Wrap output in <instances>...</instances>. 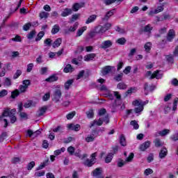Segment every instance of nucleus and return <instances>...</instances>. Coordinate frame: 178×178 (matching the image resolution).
I'll use <instances>...</instances> for the list:
<instances>
[{
    "instance_id": "nucleus-1",
    "label": "nucleus",
    "mask_w": 178,
    "mask_h": 178,
    "mask_svg": "<svg viewBox=\"0 0 178 178\" xmlns=\"http://www.w3.org/2000/svg\"><path fill=\"white\" fill-rule=\"evenodd\" d=\"M104 122H106V124H108V123H109V115L106 114L105 117L103 118V120L101 118H99L98 120H95L92 121L90 122V124L89 125V127L90 129H91L95 126H102Z\"/></svg>"
},
{
    "instance_id": "nucleus-2",
    "label": "nucleus",
    "mask_w": 178,
    "mask_h": 178,
    "mask_svg": "<svg viewBox=\"0 0 178 178\" xmlns=\"http://www.w3.org/2000/svg\"><path fill=\"white\" fill-rule=\"evenodd\" d=\"M56 89L53 93V99L52 101L57 104V102H59L60 101V98H62V90L60 89V86H56Z\"/></svg>"
},
{
    "instance_id": "nucleus-3",
    "label": "nucleus",
    "mask_w": 178,
    "mask_h": 178,
    "mask_svg": "<svg viewBox=\"0 0 178 178\" xmlns=\"http://www.w3.org/2000/svg\"><path fill=\"white\" fill-rule=\"evenodd\" d=\"M91 175L94 178H104V170L102 168H97L92 172Z\"/></svg>"
},
{
    "instance_id": "nucleus-4",
    "label": "nucleus",
    "mask_w": 178,
    "mask_h": 178,
    "mask_svg": "<svg viewBox=\"0 0 178 178\" xmlns=\"http://www.w3.org/2000/svg\"><path fill=\"white\" fill-rule=\"evenodd\" d=\"M154 28L151 26V24H147L144 26V28H140L139 30V34H143V33H148L149 34H151V31H152V29Z\"/></svg>"
},
{
    "instance_id": "nucleus-5",
    "label": "nucleus",
    "mask_w": 178,
    "mask_h": 178,
    "mask_svg": "<svg viewBox=\"0 0 178 178\" xmlns=\"http://www.w3.org/2000/svg\"><path fill=\"white\" fill-rule=\"evenodd\" d=\"M163 77V74H161V70H157L153 72L152 76L149 77L150 80H152L153 79H156L157 80H159Z\"/></svg>"
},
{
    "instance_id": "nucleus-6",
    "label": "nucleus",
    "mask_w": 178,
    "mask_h": 178,
    "mask_svg": "<svg viewBox=\"0 0 178 178\" xmlns=\"http://www.w3.org/2000/svg\"><path fill=\"white\" fill-rule=\"evenodd\" d=\"M175 37H176V32H175V30L170 29L167 34V41H168V42H172Z\"/></svg>"
},
{
    "instance_id": "nucleus-7",
    "label": "nucleus",
    "mask_w": 178,
    "mask_h": 178,
    "mask_svg": "<svg viewBox=\"0 0 178 178\" xmlns=\"http://www.w3.org/2000/svg\"><path fill=\"white\" fill-rule=\"evenodd\" d=\"M114 92V95L111 93H108L106 95V97L109 98V99H111V101H113V99H115V97H116V99H118V101H120V99H122V96H120V95L119 94V92Z\"/></svg>"
},
{
    "instance_id": "nucleus-8",
    "label": "nucleus",
    "mask_w": 178,
    "mask_h": 178,
    "mask_svg": "<svg viewBox=\"0 0 178 178\" xmlns=\"http://www.w3.org/2000/svg\"><path fill=\"white\" fill-rule=\"evenodd\" d=\"M84 6H86V3L84 2L75 3L72 6V10H74V12H77L79 9H81V8H84Z\"/></svg>"
},
{
    "instance_id": "nucleus-9",
    "label": "nucleus",
    "mask_w": 178,
    "mask_h": 178,
    "mask_svg": "<svg viewBox=\"0 0 178 178\" xmlns=\"http://www.w3.org/2000/svg\"><path fill=\"white\" fill-rule=\"evenodd\" d=\"M67 127L69 130H72L73 131H79L81 129V127L79 124H68Z\"/></svg>"
},
{
    "instance_id": "nucleus-10",
    "label": "nucleus",
    "mask_w": 178,
    "mask_h": 178,
    "mask_svg": "<svg viewBox=\"0 0 178 178\" xmlns=\"http://www.w3.org/2000/svg\"><path fill=\"white\" fill-rule=\"evenodd\" d=\"M113 44V43L111 40H105L100 45V48H102V49H107V48H111Z\"/></svg>"
},
{
    "instance_id": "nucleus-11",
    "label": "nucleus",
    "mask_w": 178,
    "mask_h": 178,
    "mask_svg": "<svg viewBox=\"0 0 178 178\" xmlns=\"http://www.w3.org/2000/svg\"><path fill=\"white\" fill-rule=\"evenodd\" d=\"M115 67L111 66V65H107L106 67H104L102 70V73L103 74V76H106V74H109V73H111V72L112 71V69H114Z\"/></svg>"
},
{
    "instance_id": "nucleus-12",
    "label": "nucleus",
    "mask_w": 178,
    "mask_h": 178,
    "mask_svg": "<svg viewBox=\"0 0 178 178\" xmlns=\"http://www.w3.org/2000/svg\"><path fill=\"white\" fill-rule=\"evenodd\" d=\"M150 145H151V142L147 140L140 145L139 149L140 151L144 152L145 151V149H147V148H149Z\"/></svg>"
},
{
    "instance_id": "nucleus-13",
    "label": "nucleus",
    "mask_w": 178,
    "mask_h": 178,
    "mask_svg": "<svg viewBox=\"0 0 178 178\" xmlns=\"http://www.w3.org/2000/svg\"><path fill=\"white\" fill-rule=\"evenodd\" d=\"M167 155H168V149H166V147H163L160 150V152L159 154V158H160V159H163V158H166Z\"/></svg>"
},
{
    "instance_id": "nucleus-14",
    "label": "nucleus",
    "mask_w": 178,
    "mask_h": 178,
    "mask_svg": "<svg viewBox=\"0 0 178 178\" xmlns=\"http://www.w3.org/2000/svg\"><path fill=\"white\" fill-rule=\"evenodd\" d=\"M72 13H73V10H72V8H65L60 16H62V17H66L67 16H70V15H72Z\"/></svg>"
},
{
    "instance_id": "nucleus-15",
    "label": "nucleus",
    "mask_w": 178,
    "mask_h": 178,
    "mask_svg": "<svg viewBox=\"0 0 178 178\" xmlns=\"http://www.w3.org/2000/svg\"><path fill=\"white\" fill-rule=\"evenodd\" d=\"M97 162H95L94 160L90 159H87L84 162H83V165L85 166H87L88 168H91L92 166H94V165H95Z\"/></svg>"
},
{
    "instance_id": "nucleus-16",
    "label": "nucleus",
    "mask_w": 178,
    "mask_h": 178,
    "mask_svg": "<svg viewBox=\"0 0 178 178\" xmlns=\"http://www.w3.org/2000/svg\"><path fill=\"white\" fill-rule=\"evenodd\" d=\"M114 12H115V10H111L107 12L106 13V15H104V17H103L102 19L104 22H106V21L109 20V17L113 16Z\"/></svg>"
},
{
    "instance_id": "nucleus-17",
    "label": "nucleus",
    "mask_w": 178,
    "mask_h": 178,
    "mask_svg": "<svg viewBox=\"0 0 178 178\" xmlns=\"http://www.w3.org/2000/svg\"><path fill=\"white\" fill-rule=\"evenodd\" d=\"M120 105V103H118V100H115L114 102L112 104V105L110 106V108L111 109V113H115L116 112V109H118V107Z\"/></svg>"
},
{
    "instance_id": "nucleus-18",
    "label": "nucleus",
    "mask_w": 178,
    "mask_h": 178,
    "mask_svg": "<svg viewBox=\"0 0 178 178\" xmlns=\"http://www.w3.org/2000/svg\"><path fill=\"white\" fill-rule=\"evenodd\" d=\"M58 80H59V77H58L56 74H53L49 78L46 79L45 81L47 83H54V81H58Z\"/></svg>"
},
{
    "instance_id": "nucleus-19",
    "label": "nucleus",
    "mask_w": 178,
    "mask_h": 178,
    "mask_svg": "<svg viewBox=\"0 0 178 178\" xmlns=\"http://www.w3.org/2000/svg\"><path fill=\"white\" fill-rule=\"evenodd\" d=\"M64 73H72L74 72V68L72 67V65L67 64L63 69Z\"/></svg>"
},
{
    "instance_id": "nucleus-20",
    "label": "nucleus",
    "mask_w": 178,
    "mask_h": 178,
    "mask_svg": "<svg viewBox=\"0 0 178 178\" xmlns=\"http://www.w3.org/2000/svg\"><path fill=\"white\" fill-rule=\"evenodd\" d=\"M74 83V79H69L64 83L65 90H69L72 84Z\"/></svg>"
},
{
    "instance_id": "nucleus-21",
    "label": "nucleus",
    "mask_w": 178,
    "mask_h": 178,
    "mask_svg": "<svg viewBox=\"0 0 178 178\" xmlns=\"http://www.w3.org/2000/svg\"><path fill=\"white\" fill-rule=\"evenodd\" d=\"M48 111V106H44L39 109L38 116L40 118L43 116V115Z\"/></svg>"
},
{
    "instance_id": "nucleus-22",
    "label": "nucleus",
    "mask_w": 178,
    "mask_h": 178,
    "mask_svg": "<svg viewBox=\"0 0 178 178\" xmlns=\"http://www.w3.org/2000/svg\"><path fill=\"white\" fill-rule=\"evenodd\" d=\"M97 15H90L87 20L86 21V24H90V23H92L97 20Z\"/></svg>"
},
{
    "instance_id": "nucleus-23",
    "label": "nucleus",
    "mask_w": 178,
    "mask_h": 178,
    "mask_svg": "<svg viewBox=\"0 0 178 178\" xmlns=\"http://www.w3.org/2000/svg\"><path fill=\"white\" fill-rule=\"evenodd\" d=\"M95 56H97L95 54H89L84 56V60L86 62H90V60H92Z\"/></svg>"
},
{
    "instance_id": "nucleus-24",
    "label": "nucleus",
    "mask_w": 178,
    "mask_h": 178,
    "mask_svg": "<svg viewBox=\"0 0 178 178\" xmlns=\"http://www.w3.org/2000/svg\"><path fill=\"white\" fill-rule=\"evenodd\" d=\"M60 44H62V38H58L52 44V47L53 48H58V47H60Z\"/></svg>"
},
{
    "instance_id": "nucleus-25",
    "label": "nucleus",
    "mask_w": 178,
    "mask_h": 178,
    "mask_svg": "<svg viewBox=\"0 0 178 178\" xmlns=\"http://www.w3.org/2000/svg\"><path fill=\"white\" fill-rule=\"evenodd\" d=\"M94 31L95 33H96L97 34H104V33H105L104 31V27H102V26L100 25L95 27Z\"/></svg>"
},
{
    "instance_id": "nucleus-26",
    "label": "nucleus",
    "mask_w": 178,
    "mask_h": 178,
    "mask_svg": "<svg viewBox=\"0 0 178 178\" xmlns=\"http://www.w3.org/2000/svg\"><path fill=\"white\" fill-rule=\"evenodd\" d=\"M112 159H113V153H108L104 161L106 163H111Z\"/></svg>"
},
{
    "instance_id": "nucleus-27",
    "label": "nucleus",
    "mask_w": 178,
    "mask_h": 178,
    "mask_svg": "<svg viewBox=\"0 0 178 178\" xmlns=\"http://www.w3.org/2000/svg\"><path fill=\"white\" fill-rule=\"evenodd\" d=\"M145 51V52H147L149 54V51H151V48H152V43L151 42H147L145 45H144Z\"/></svg>"
},
{
    "instance_id": "nucleus-28",
    "label": "nucleus",
    "mask_w": 178,
    "mask_h": 178,
    "mask_svg": "<svg viewBox=\"0 0 178 178\" xmlns=\"http://www.w3.org/2000/svg\"><path fill=\"white\" fill-rule=\"evenodd\" d=\"M49 162V159H47L43 163H41V164L36 168V170H41V169H44L48 165V163Z\"/></svg>"
},
{
    "instance_id": "nucleus-29",
    "label": "nucleus",
    "mask_w": 178,
    "mask_h": 178,
    "mask_svg": "<svg viewBox=\"0 0 178 178\" xmlns=\"http://www.w3.org/2000/svg\"><path fill=\"white\" fill-rule=\"evenodd\" d=\"M60 30V27H59V25L56 24L53 26L51 29V34L55 35L57 33H59Z\"/></svg>"
},
{
    "instance_id": "nucleus-30",
    "label": "nucleus",
    "mask_w": 178,
    "mask_h": 178,
    "mask_svg": "<svg viewBox=\"0 0 178 178\" xmlns=\"http://www.w3.org/2000/svg\"><path fill=\"white\" fill-rule=\"evenodd\" d=\"M120 144L122 147H126V138L124 137V135H121L120 136Z\"/></svg>"
},
{
    "instance_id": "nucleus-31",
    "label": "nucleus",
    "mask_w": 178,
    "mask_h": 178,
    "mask_svg": "<svg viewBox=\"0 0 178 178\" xmlns=\"http://www.w3.org/2000/svg\"><path fill=\"white\" fill-rule=\"evenodd\" d=\"M8 138V132L3 131L0 136V143H3Z\"/></svg>"
},
{
    "instance_id": "nucleus-32",
    "label": "nucleus",
    "mask_w": 178,
    "mask_h": 178,
    "mask_svg": "<svg viewBox=\"0 0 178 178\" xmlns=\"http://www.w3.org/2000/svg\"><path fill=\"white\" fill-rule=\"evenodd\" d=\"M86 30H87V26H83V28L78 29L76 32V37H80L81 35H82L83 33H84Z\"/></svg>"
},
{
    "instance_id": "nucleus-33",
    "label": "nucleus",
    "mask_w": 178,
    "mask_h": 178,
    "mask_svg": "<svg viewBox=\"0 0 178 178\" xmlns=\"http://www.w3.org/2000/svg\"><path fill=\"white\" fill-rule=\"evenodd\" d=\"M49 16V13L45 11H42L39 13V17H40V19H48Z\"/></svg>"
},
{
    "instance_id": "nucleus-34",
    "label": "nucleus",
    "mask_w": 178,
    "mask_h": 178,
    "mask_svg": "<svg viewBox=\"0 0 178 178\" xmlns=\"http://www.w3.org/2000/svg\"><path fill=\"white\" fill-rule=\"evenodd\" d=\"M19 94L20 92L19 91V90L16 89L11 92V98H13V99H15V98L19 97Z\"/></svg>"
},
{
    "instance_id": "nucleus-35",
    "label": "nucleus",
    "mask_w": 178,
    "mask_h": 178,
    "mask_svg": "<svg viewBox=\"0 0 178 178\" xmlns=\"http://www.w3.org/2000/svg\"><path fill=\"white\" fill-rule=\"evenodd\" d=\"M7 116H9V118L10 117V109L9 108L4 109L2 115L0 116V118H7Z\"/></svg>"
},
{
    "instance_id": "nucleus-36",
    "label": "nucleus",
    "mask_w": 178,
    "mask_h": 178,
    "mask_svg": "<svg viewBox=\"0 0 178 178\" xmlns=\"http://www.w3.org/2000/svg\"><path fill=\"white\" fill-rule=\"evenodd\" d=\"M94 86H95L96 88H97V90H100V91H108V88H106V86L105 85H100V88L99 86H97V83H94Z\"/></svg>"
},
{
    "instance_id": "nucleus-37",
    "label": "nucleus",
    "mask_w": 178,
    "mask_h": 178,
    "mask_svg": "<svg viewBox=\"0 0 178 178\" xmlns=\"http://www.w3.org/2000/svg\"><path fill=\"white\" fill-rule=\"evenodd\" d=\"M44 35H45V33L44 31L39 32L35 38V41L36 42L40 41V40L42 39V37H44Z\"/></svg>"
},
{
    "instance_id": "nucleus-38",
    "label": "nucleus",
    "mask_w": 178,
    "mask_h": 178,
    "mask_svg": "<svg viewBox=\"0 0 178 178\" xmlns=\"http://www.w3.org/2000/svg\"><path fill=\"white\" fill-rule=\"evenodd\" d=\"M127 40L124 38H118L116 41L117 44H119L120 45H124V44H126L127 42Z\"/></svg>"
},
{
    "instance_id": "nucleus-39",
    "label": "nucleus",
    "mask_w": 178,
    "mask_h": 178,
    "mask_svg": "<svg viewBox=\"0 0 178 178\" xmlns=\"http://www.w3.org/2000/svg\"><path fill=\"white\" fill-rule=\"evenodd\" d=\"M88 119H92L94 118V110L90 109L86 112Z\"/></svg>"
},
{
    "instance_id": "nucleus-40",
    "label": "nucleus",
    "mask_w": 178,
    "mask_h": 178,
    "mask_svg": "<svg viewBox=\"0 0 178 178\" xmlns=\"http://www.w3.org/2000/svg\"><path fill=\"white\" fill-rule=\"evenodd\" d=\"M85 141L86 143H92L95 141V137L92 136L91 135H88L87 138H86Z\"/></svg>"
},
{
    "instance_id": "nucleus-41",
    "label": "nucleus",
    "mask_w": 178,
    "mask_h": 178,
    "mask_svg": "<svg viewBox=\"0 0 178 178\" xmlns=\"http://www.w3.org/2000/svg\"><path fill=\"white\" fill-rule=\"evenodd\" d=\"M169 133H170L169 129H163V131H160L159 134V136H161V137H165V136H167V134H169Z\"/></svg>"
},
{
    "instance_id": "nucleus-42",
    "label": "nucleus",
    "mask_w": 178,
    "mask_h": 178,
    "mask_svg": "<svg viewBox=\"0 0 178 178\" xmlns=\"http://www.w3.org/2000/svg\"><path fill=\"white\" fill-rule=\"evenodd\" d=\"M67 151L70 154V155H74V152L76 151V149L73 146H70L67 148Z\"/></svg>"
},
{
    "instance_id": "nucleus-43",
    "label": "nucleus",
    "mask_w": 178,
    "mask_h": 178,
    "mask_svg": "<svg viewBox=\"0 0 178 178\" xmlns=\"http://www.w3.org/2000/svg\"><path fill=\"white\" fill-rule=\"evenodd\" d=\"M118 88H119V90H126V88H127V85H126L124 83H119L117 85Z\"/></svg>"
},
{
    "instance_id": "nucleus-44",
    "label": "nucleus",
    "mask_w": 178,
    "mask_h": 178,
    "mask_svg": "<svg viewBox=\"0 0 178 178\" xmlns=\"http://www.w3.org/2000/svg\"><path fill=\"white\" fill-rule=\"evenodd\" d=\"M130 124L131 126H133L135 130H138V127H140V125H138V123H137V121L136 120L131 121Z\"/></svg>"
},
{
    "instance_id": "nucleus-45",
    "label": "nucleus",
    "mask_w": 178,
    "mask_h": 178,
    "mask_svg": "<svg viewBox=\"0 0 178 178\" xmlns=\"http://www.w3.org/2000/svg\"><path fill=\"white\" fill-rule=\"evenodd\" d=\"M32 26L33 24H31V22H28L23 26V30L24 31H29V30H30V27H31Z\"/></svg>"
},
{
    "instance_id": "nucleus-46",
    "label": "nucleus",
    "mask_w": 178,
    "mask_h": 178,
    "mask_svg": "<svg viewBox=\"0 0 178 178\" xmlns=\"http://www.w3.org/2000/svg\"><path fill=\"white\" fill-rule=\"evenodd\" d=\"M114 80L115 81H122V80H123V73L116 75L114 77Z\"/></svg>"
},
{
    "instance_id": "nucleus-47",
    "label": "nucleus",
    "mask_w": 178,
    "mask_h": 178,
    "mask_svg": "<svg viewBox=\"0 0 178 178\" xmlns=\"http://www.w3.org/2000/svg\"><path fill=\"white\" fill-rule=\"evenodd\" d=\"M35 166V162L31 161L30 163H28L26 166V169L27 170H31V169H33V168H34Z\"/></svg>"
},
{
    "instance_id": "nucleus-48",
    "label": "nucleus",
    "mask_w": 178,
    "mask_h": 178,
    "mask_svg": "<svg viewBox=\"0 0 178 178\" xmlns=\"http://www.w3.org/2000/svg\"><path fill=\"white\" fill-rule=\"evenodd\" d=\"M90 136L92 137H95V138H97L98 136H99V134H98V129H95L91 131V134Z\"/></svg>"
},
{
    "instance_id": "nucleus-49",
    "label": "nucleus",
    "mask_w": 178,
    "mask_h": 178,
    "mask_svg": "<svg viewBox=\"0 0 178 178\" xmlns=\"http://www.w3.org/2000/svg\"><path fill=\"white\" fill-rule=\"evenodd\" d=\"M44 44L45 47H51L52 45V40H51V38H47L44 40Z\"/></svg>"
},
{
    "instance_id": "nucleus-50",
    "label": "nucleus",
    "mask_w": 178,
    "mask_h": 178,
    "mask_svg": "<svg viewBox=\"0 0 178 178\" xmlns=\"http://www.w3.org/2000/svg\"><path fill=\"white\" fill-rule=\"evenodd\" d=\"M154 145L157 148H159V147H162L163 144H162V142L161 141V140H159V138H156L154 140Z\"/></svg>"
},
{
    "instance_id": "nucleus-51",
    "label": "nucleus",
    "mask_w": 178,
    "mask_h": 178,
    "mask_svg": "<svg viewBox=\"0 0 178 178\" xmlns=\"http://www.w3.org/2000/svg\"><path fill=\"white\" fill-rule=\"evenodd\" d=\"M163 6H165V3L161 4L160 6H157V8L155 10V13H160V12H163Z\"/></svg>"
},
{
    "instance_id": "nucleus-52",
    "label": "nucleus",
    "mask_w": 178,
    "mask_h": 178,
    "mask_svg": "<svg viewBox=\"0 0 178 178\" xmlns=\"http://www.w3.org/2000/svg\"><path fill=\"white\" fill-rule=\"evenodd\" d=\"M75 115H76V111H72V112L68 113L66 115V118L68 120H70V119H73V118H74Z\"/></svg>"
},
{
    "instance_id": "nucleus-53",
    "label": "nucleus",
    "mask_w": 178,
    "mask_h": 178,
    "mask_svg": "<svg viewBox=\"0 0 178 178\" xmlns=\"http://www.w3.org/2000/svg\"><path fill=\"white\" fill-rule=\"evenodd\" d=\"M11 41H14L15 42H22V37L17 35L15 38L11 39Z\"/></svg>"
},
{
    "instance_id": "nucleus-54",
    "label": "nucleus",
    "mask_w": 178,
    "mask_h": 178,
    "mask_svg": "<svg viewBox=\"0 0 178 178\" xmlns=\"http://www.w3.org/2000/svg\"><path fill=\"white\" fill-rule=\"evenodd\" d=\"M143 111H144V107H143V106H139L138 107L134 108V112L136 113H141Z\"/></svg>"
},
{
    "instance_id": "nucleus-55",
    "label": "nucleus",
    "mask_w": 178,
    "mask_h": 178,
    "mask_svg": "<svg viewBox=\"0 0 178 178\" xmlns=\"http://www.w3.org/2000/svg\"><path fill=\"white\" fill-rule=\"evenodd\" d=\"M64 151H66V148L65 147H62L60 149H57L54 151V155H60V154H62V152H63Z\"/></svg>"
},
{
    "instance_id": "nucleus-56",
    "label": "nucleus",
    "mask_w": 178,
    "mask_h": 178,
    "mask_svg": "<svg viewBox=\"0 0 178 178\" xmlns=\"http://www.w3.org/2000/svg\"><path fill=\"white\" fill-rule=\"evenodd\" d=\"M111 26H112V24L109 23H106V24L102 26L104 33H106V31H108V30H109V29H111Z\"/></svg>"
},
{
    "instance_id": "nucleus-57",
    "label": "nucleus",
    "mask_w": 178,
    "mask_h": 178,
    "mask_svg": "<svg viewBox=\"0 0 178 178\" xmlns=\"http://www.w3.org/2000/svg\"><path fill=\"white\" fill-rule=\"evenodd\" d=\"M34 35H35V31H31V32L27 35V38H28V40H33V38H34Z\"/></svg>"
},
{
    "instance_id": "nucleus-58",
    "label": "nucleus",
    "mask_w": 178,
    "mask_h": 178,
    "mask_svg": "<svg viewBox=\"0 0 178 178\" xmlns=\"http://www.w3.org/2000/svg\"><path fill=\"white\" fill-rule=\"evenodd\" d=\"M21 75H22V70H17L13 76L14 80H16V79H19V76Z\"/></svg>"
},
{
    "instance_id": "nucleus-59",
    "label": "nucleus",
    "mask_w": 178,
    "mask_h": 178,
    "mask_svg": "<svg viewBox=\"0 0 178 178\" xmlns=\"http://www.w3.org/2000/svg\"><path fill=\"white\" fill-rule=\"evenodd\" d=\"M166 60L169 63H173L175 62V58H173V56L172 55H168L166 56Z\"/></svg>"
},
{
    "instance_id": "nucleus-60",
    "label": "nucleus",
    "mask_w": 178,
    "mask_h": 178,
    "mask_svg": "<svg viewBox=\"0 0 178 178\" xmlns=\"http://www.w3.org/2000/svg\"><path fill=\"white\" fill-rule=\"evenodd\" d=\"M79 17H80V14L72 15L71 18V23L76 22Z\"/></svg>"
},
{
    "instance_id": "nucleus-61",
    "label": "nucleus",
    "mask_w": 178,
    "mask_h": 178,
    "mask_svg": "<svg viewBox=\"0 0 178 178\" xmlns=\"http://www.w3.org/2000/svg\"><path fill=\"white\" fill-rule=\"evenodd\" d=\"M177 104H178V97H176L173 102L172 111H176L177 109Z\"/></svg>"
},
{
    "instance_id": "nucleus-62",
    "label": "nucleus",
    "mask_w": 178,
    "mask_h": 178,
    "mask_svg": "<svg viewBox=\"0 0 178 178\" xmlns=\"http://www.w3.org/2000/svg\"><path fill=\"white\" fill-rule=\"evenodd\" d=\"M28 88H29V86H24V85H21L19 86V91H20V92H26V91Z\"/></svg>"
},
{
    "instance_id": "nucleus-63",
    "label": "nucleus",
    "mask_w": 178,
    "mask_h": 178,
    "mask_svg": "<svg viewBox=\"0 0 178 178\" xmlns=\"http://www.w3.org/2000/svg\"><path fill=\"white\" fill-rule=\"evenodd\" d=\"M49 98H51V94L48 92L44 95V96L42 97V100L44 102L48 101Z\"/></svg>"
},
{
    "instance_id": "nucleus-64",
    "label": "nucleus",
    "mask_w": 178,
    "mask_h": 178,
    "mask_svg": "<svg viewBox=\"0 0 178 178\" xmlns=\"http://www.w3.org/2000/svg\"><path fill=\"white\" fill-rule=\"evenodd\" d=\"M170 138L172 140V141H178V132L173 134Z\"/></svg>"
}]
</instances>
